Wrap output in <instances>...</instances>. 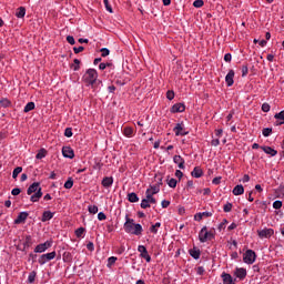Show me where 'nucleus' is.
I'll return each mask as SVG.
<instances>
[{"label":"nucleus","instance_id":"1","mask_svg":"<svg viewBox=\"0 0 284 284\" xmlns=\"http://www.w3.org/2000/svg\"><path fill=\"white\" fill-rule=\"evenodd\" d=\"M98 79L99 73L94 69H88L82 77L83 83H85V85H91L93 90H97L98 83H101Z\"/></svg>","mask_w":284,"mask_h":284},{"label":"nucleus","instance_id":"2","mask_svg":"<svg viewBox=\"0 0 284 284\" xmlns=\"http://www.w3.org/2000/svg\"><path fill=\"white\" fill-rule=\"evenodd\" d=\"M27 194L30 197L31 203H39L41 196H43V192L41 191V183L33 182L27 190Z\"/></svg>","mask_w":284,"mask_h":284},{"label":"nucleus","instance_id":"3","mask_svg":"<svg viewBox=\"0 0 284 284\" xmlns=\"http://www.w3.org/2000/svg\"><path fill=\"white\" fill-rule=\"evenodd\" d=\"M212 239H214V233L207 231V226H203L199 233L200 243H207V241H212Z\"/></svg>","mask_w":284,"mask_h":284},{"label":"nucleus","instance_id":"4","mask_svg":"<svg viewBox=\"0 0 284 284\" xmlns=\"http://www.w3.org/2000/svg\"><path fill=\"white\" fill-rule=\"evenodd\" d=\"M53 258H57V252H51V253H47V254H42L39 260L38 263L40 265H45V263H48L49 261H53Z\"/></svg>","mask_w":284,"mask_h":284},{"label":"nucleus","instance_id":"5","mask_svg":"<svg viewBox=\"0 0 284 284\" xmlns=\"http://www.w3.org/2000/svg\"><path fill=\"white\" fill-rule=\"evenodd\" d=\"M243 261H244V263H247V265H252L254 263V261H256V253L252 250H247L244 253Z\"/></svg>","mask_w":284,"mask_h":284},{"label":"nucleus","instance_id":"6","mask_svg":"<svg viewBox=\"0 0 284 284\" xmlns=\"http://www.w3.org/2000/svg\"><path fill=\"white\" fill-rule=\"evenodd\" d=\"M134 220L130 219V216H125V223H124V231L126 234H133L134 233Z\"/></svg>","mask_w":284,"mask_h":284},{"label":"nucleus","instance_id":"7","mask_svg":"<svg viewBox=\"0 0 284 284\" xmlns=\"http://www.w3.org/2000/svg\"><path fill=\"white\" fill-rule=\"evenodd\" d=\"M50 247H52V241H47L42 244L37 245L34 252L36 254H43V252H45V250H50Z\"/></svg>","mask_w":284,"mask_h":284},{"label":"nucleus","instance_id":"8","mask_svg":"<svg viewBox=\"0 0 284 284\" xmlns=\"http://www.w3.org/2000/svg\"><path fill=\"white\" fill-rule=\"evenodd\" d=\"M138 251L140 252L141 258L146 260V263H150V261H152V257L150 256V253H148V248L144 245H140L138 247Z\"/></svg>","mask_w":284,"mask_h":284},{"label":"nucleus","instance_id":"9","mask_svg":"<svg viewBox=\"0 0 284 284\" xmlns=\"http://www.w3.org/2000/svg\"><path fill=\"white\" fill-rule=\"evenodd\" d=\"M257 234L260 239H270L271 236H274V230L273 229H264L261 231H257Z\"/></svg>","mask_w":284,"mask_h":284},{"label":"nucleus","instance_id":"10","mask_svg":"<svg viewBox=\"0 0 284 284\" xmlns=\"http://www.w3.org/2000/svg\"><path fill=\"white\" fill-rule=\"evenodd\" d=\"M158 179V185L151 186L149 190H151V194H159L161 192V187L159 185H163V178L162 176H156Z\"/></svg>","mask_w":284,"mask_h":284},{"label":"nucleus","instance_id":"11","mask_svg":"<svg viewBox=\"0 0 284 284\" xmlns=\"http://www.w3.org/2000/svg\"><path fill=\"white\" fill-rule=\"evenodd\" d=\"M28 216V212H20L18 217L14 220V225H21V223H26Z\"/></svg>","mask_w":284,"mask_h":284},{"label":"nucleus","instance_id":"12","mask_svg":"<svg viewBox=\"0 0 284 284\" xmlns=\"http://www.w3.org/2000/svg\"><path fill=\"white\" fill-rule=\"evenodd\" d=\"M62 154L64 159H74V150H72L70 146H63Z\"/></svg>","mask_w":284,"mask_h":284},{"label":"nucleus","instance_id":"13","mask_svg":"<svg viewBox=\"0 0 284 284\" xmlns=\"http://www.w3.org/2000/svg\"><path fill=\"white\" fill-rule=\"evenodd\" d=\"M225 82L227 88H232L234 85V70H230L225 77Z\"/></svg>","mask_w":284,"mask_h":284},{"label":"nucleus","instance_id":"14","mask_svg":"<svg viewBox=\"0 0 284 284\" xmlns=\"http://www.w3.org/2000/svg\"><path fill=\"white\" fill-rule=\"evenodd\" d=\"M173 132L175 133V136H185L187 134V132L183 130V125L181 123H178L174 126Z\"/></svg>","mask_w":284,"mask_h":284},{"label":"nucleus","instance_id":"15","mask_svg":"<svg viewBox=\"0 0 284 284\" xmlns=\"http://www.w3.org/2000/svg\"><path fill=\"white\" fill-rule=\"evenodd\" d=\"M190 256H192V258H195V261H199V258H201V250L193 247L189 251Z\"/></svg>","mask_w":284,"mask_h":284},{"label":"nucleus","instance_id":"16","mask_svg":"<svg viewBox=\"0 0 284 284\" xmlns=\"http://www.w3.org/2000/svg\"><path fill=\"white\" fill-rule=\"evenodd\" d=\"M261 150H263L265 154H270V156H276L278 154V151L272 149L271 146H261Z\"/></svg>","mask_w":284,"mask_h":284},{"label":"nucleus","instance_id":"17","mask_svg":"<svg viewBox=\"0 0 284 284\" xmlns=\"http://www.w3.org/2000/svg\"><path fill=\"white\" fill-rule=\"evenodd\" d=\"M274 119H276L277 121L275 122V125H283L284 124V110L281 111L280 113H276L274 115Z\"/></svg>","mask_w":284,"mask_h":284},{"label":"nucleus","instance_id":"18","mask_svg":"<svg viewBox=\"0 0 284 284\" xmlns=\"http://www.w3.org/2000/svg\"><path fill=\"white\" fill-rule=\"evenodd\" d=\"M171 112H185V104L183 103H176L172 106Z\"/></svg>","mask_w":284,"mask_h":284},{"label":"nucleus","instance_id":"19","mask_svg":"<svg viewBox=\"0 0 284 284\" xmlns=\"http://www.w3.org/2000/svg\"><path fill=\"white\" fill-rule=\"evenodd\" d=\"M54 217V213H52L51 211H44L42 214V223H45L47 221H50Z\"/></svg>","mask_w":284,"mask_h":284},{"label":"nucleus","instance_id":"20","mask_svg":"<svg viewBox=\"0 0 284 284\" xmlns=\"http://www.w3.org/2000/svg\"><path fill=\"white\" fill-rule=\"evenodd\" d=\"M235 276L237 278H240L241 281H243V278H245V276H247V271L245 268H236Z\"/></svg>","mask_w":284,"mask_h":284},{"label":"nucleus","instance_id":"21","mask_svg":"<svg viewBox=\"0 0 284 284\" xmlns=\"http://www.w3.org/2000/svg\"><path fill=\"white\" fill-rule=\"evenodd\" d=\"M191 175L194 179H201L203 176V170H201V168L195 166L194 170L191 172Z\"/></svg>","mask_w":284,"mask_h":284},{"label":"nucleus","instance_id":"22","mask_svg":"<svg viewBox=\"0 0 284 284\" xmlns=\"http://www.w3.org/2000/svg\"><path fill=\"white\" fill-rule=\"evenodd\" d=\"M145 199L149 200V203H152L153 205L156 204V199H154V195L152 194V190L148 189L145 192Z\"/></svg>","mask_w":284,"mask_h":284},{"label":"nucleus","instance_id":"23","mask_svg":"<svg viewBox=\"0 0 284 284\" xmlns=\"http://www.w3.org/2000/svg\"><path fill=\"white\" fill-rule=\"evenodd\" d=\"M222 278H223V284H236V283H234L232 275H230L227 273H223Z\"/></svg>","mask_w":284,"mask_h":284},{"label":"nucleus","instance_id":"24","mask_svg":"<svg viewBox=\"0 0 284 284\" xmlns=\"http://www.w3.org/2000/svg\"><path fill=\"white\" fill-rule=\"evenodd\" d=\"M245 192V189L243 187V185L239 184L233 189V194L234 196H241V194H243Z\"/></svg>","mask_w":284,"mask_h":284},{"label":"nucleus","instance_id":"25","mask_svg":"<svg viewBox=\"0 0 284 284\" xmlns=\"http://www.w3.org/2000/svg\"><path fill=\"white\" fill-rule=\"evenodd\" d=\"M114 183V179L112 178H104L102 180L103 187H111V185Z\"/></svg>","mask_w":284,"mask_h":284},{"label":"nucleus","instance_id":"26","mask_svg":"<svg viewBox=\"0 0 284 284\" xmlns=\"http://www.w3.org/2000/svg\"><path fill=\"white\" fill-rule=\"evenodd\" d=\"M128 201L130 203H139V195H136V193H129Z\"/></svg>","mask_w":284,"mask_h":284},{"label":"nucleus","instance_id":"27","mask_svg":"<svg viewBox=\"0 0 284 284\" xmlns=\"http://www.w3.org/2000/svg\"><path fill=\"white\" fill-rule=\"evenodd\" d=\"M16 17L18 19H23V17H26V7L18 8V11L16 12Z\"/></svg>","mask_w":284,"mask_h":284},{"label":"nucleus","instance_id":"28","mask_svg":"<svg viewBox=\"0 0 284 284\" xmlns=\"http://www.w3.org/2000/svg\"><path fill=\"white\" fill-rule=\"evenodd\" d=\"M143 232V226L141 224H134L133 226V234L135 236H140V234Z\"/></svg>","mask_w":284,"mask_h":284},{"label":"nucleus","instance_id":"29","mask_svg":"<svg viewBox=\"0 0 284 284\" xmlns=\"http://www.w3.org/2000/svg\"><path fill=\"white\" fill-rule=\"evenodd\" d=\"M203 216L210 217V216H212V213H210V212L197 213L195 215V221H202Z\"/></svg>","mask_w":284,"mask_h":284},{"label":"nucleus","instance_id":"30","mask_svg":"<svg viewBox=\"0 0 284 284\" xmlns=\"http://www.w3.org/2000/svg\"><path fill=\"white\" fill-rule=\"evenodd\" d=\"M47 154H48V151L45 149H40L36 155V159L38 160L45 159Z\"/></svg>","mask_w":284,"mask_h":284},{"label":"nucleus","instance_id":"31","mask_svg":"<svg viewBox=\"0 0 284 284\" xmlns=\"http://www.w3.org/2000/svg\"><path fill=\"white\" fill-rule=\"evenodd\" d=\"M21 172H23V168L21 166H17L13 172H12V179H17V176H19V174H21Z\"/></svg>","mask_w":284,"mask_h":284},{"label":"nucleus","instance_id":"32","mask_svg":"<svg viewBox=\"0 0 284 284\" xmlns=\"http://www.w3.org/2000/svg\"><path fill=\"white\" fill-rule=\"evenodd\" d=\"M74 185V181L72 178H69L68 181L64 183L65 190H72V186Z\"/></svg>","mask_w":284,"mask_h":284},{"label":"nucleus","instance_id":"33","mask_svg":"<svg viewBox=\"0 0 284 284\" xmlns=\"http://www.w3.org/2000/svg\"><path fill=\"white\" fill-rule=\"evenodd\" d=\"M32 110H34V102H28L23 112H32Z\"/></svg>","mask_w":284,"mask_h":284},{"label":"nucleus","instance_id":"34","mask_svg":"<svg viewBox=\"0 0 284 284\" xmlns=\"http://www.w3.org/2000/svg\"><path fill=\"white\" fill-rule=\"evenodd\" d=\"M84 233H85V227H79V229L75 230V236L78 239H81Z\"/></svg>","mask_w":284,"mask_h":284},{"label":"nucleus","instance_id":"35","mask_svg":"<svg viewBox=\"0 0 284 284\" xmlns=\"http://www.w3.org/2000/svg\"><path fill=\"white\" fill-rule=\"evenodd\" d=\"M158 227H161V222H156L155 224H153L150 227V232H152V234H156L159 232V230H156Z\"/></svg>","mask_w":284,"mask_h":284},{"label":"nucleus","instance_id":"36","mask_svg":"<svg viewBox=\"0 0 284 284\" xmlns=\"http://www.w3.org/2000/svg\"><path fill=\"white\" fill-rule=\"evenodd\" d=\"M132 134H134V129H132L130 126H125L124 128V135L125 136H132Z\"/></svg>","mask_w":284,"mask_h":284},{"label":"nucleus","instance_id":"37","mask_svg":"<svg viewBox=\"0 0 284 284\" xmlns=\"http://www.w3.org/2000/svg\"><path fill=\"white\" fill-rule=\"evenodd\" d=\"M140 205H141L142 210H148V207H150V202H149L148 197L143 199Z\"/></svg>","mask_w":284,"mask_h":284},{"label":"nucleus","instance_id":"38","mask_svg":"<svg viewBox=\"0 0 284 284\" xmlns=\"http://www.w3.org/2000/svg\"><path fill=\"white\" fill-rule=\"evenodd\" d=\"M36 278H37V272L33 271V272H31V273L29 274L28 281H29V283H34V280H36Z\"/></svg>","mask_w":284,"mask_h":284},{"label":"nucleus","instance_id":"39","mask_svg":"<svg viewBox=\"0 0 284 284\" xmlns=\"http://www.w3.org/2000/svg\"><path fill=\"white\" fill-rule=\"evenodd\" d=\"M10 100H8V99H2V100H0V105L2 106V108H10Z\"/></svg>","mask_w":284,"mask_h":284},{"label":"nucleus","instance_id":"40","mask_svg":"<svg viewBox=\"0 0 284 284\" xmlns=\"http://www.w3.org/2000/svg\"><path fill=\"white\" fill-rule=\"evenodd\" d=\"M89 212L90 214H97L99 212V206L97 205H89Z\"/></svg>","mask_w":284,"mask_h":284},{"label":"nucleus","instance_id":"41","mask_svg":"<svg viewBox=\"0 0 284 284\" xmlns=\"http://www.w3.org/2000/svg\"><path fill=\"white\" fill-rule=\"evenodd\" d=\"M114 263H116V257H115V256H111V257L108 258V264H106V266H108V267H111V266L114 265Z\"/></svg>","mask_w":284,"mask_h":284},{"label":"nucleus","instance_id":"42","mask_svg":"<svg viewBox=\"0 0 284 284\" xmlns=\"http://www.w3.org/2000/svg\"><path fill=\"white\" fill-rule=\"evenodd\" d=\"M32 245V236L27 235L24 241V247H30Z\"/></svg>","mask_w":284,"mask_h":284},{"label":"nucleus","instance_id":"43","mask_svg":"<svg viewBox=\"0 0 284 284\" xmlns=\"http://www.w3.org/2000/svg\"><path fill=\"white\" fill-rule=\"evenodd\" d=\"M262 134L263 136H270V134H272V128H264Z\"/></svg>","mask_w":284,"mask_h":284},{"label":"nucleus","instance_id":"44","mask_svg":"<svg viewBox=\"0 0 284 284\" xmlns=\"http://www.w3.org/2000/svg\"><path fill=\"white\" fill-rule=\"evenodd\" d=\"M176 183H178L176 179L172 178L169 180L168 185L169 187H176Z\"/></svg>","mask_w":284,"mask_h":284},{"label":"nucleus","instance_id":"45","mask_svg":"<svg viewBox=\"0 0 284 284\" xmlns=\"http://www.w3.org/2000/svg\"><path fill=\"white\" fill-rule=\"evenodd\" d=\"M173 161L176 163V165H179V163H183L185 160H183L181 155H174Z\"/></svg>","mask_w":284,"mask_h":284},{"label":"nucleus","instance_id":"46","mask_svg":"<svg viewBox=\"0 0 284 284\" xmlns=\"http://www.w3.org/2000/svg\"><path fill=\"white\" fill-rule=\"evenodd\" d=\"M273 207H274V210H281V209L283 207V202H281V201H275V202L273 203Z\"/></svg>","mask_w":284,"mask_h":284},{"label":"nucleus","instance_id":"47","mask_svg":"<svg viewBox=\"0 0 284 284\" xmlns=\"http://www.w3.org/2000/svg\"><path fill=\"white\" fill-rule=\"evenodd\" d=\"M101 57H109L110 55V50L108 48H102L100 50Z\"/></svg>","mask_w":284,"mask_h":284},{"label":"nucleus","instance_id":"48","mask_svg":"<svg viewBox=\"0 0 284 284\" xmlns=\"http://www.w3.org/2000/svg\"><path fill=\"white\" fill-rule=\"evenodd\" d=\"M103 2H104L106 11L112 14L113 11H112V6H110V1L103 0Z\"/></svg>","mask_w":284,"mask_h":284},{"label":"nucleus","instance_id":"49","mask_svg":"<svg viewBox=\"0 0 284 284\" xmlns=\"http://www.w3.org/2000/svg\"><path fill=\"white\" fill-rule=\"evenodd\" d=\"M203 4H204L203 0H195L193 2L194 8H203Z\"/></svg>","mask_w":284,"mask_h":284},{"label":"nucleus","instance_id":"50","mask_svg":"<svg viewBox=\"0 0 284 284\" xmlns=\"http://www.w3.org/2000/svg\"><path fill=\"white\" fill-rule=\"evenodd\" d=\"M64 136H67L68 139L72 136V128H67L64 130Z\"/></svg>","mask_w":284,"mask_h":284},{"label":"nucleus","instance_id":"51","mask_svg":"<svg viewBox=\"0 0 284 284\" xmlns=\"http://www.w3.org/2000/svg\"><path fill=\"white\" fill-rule=\"evenodd\" d=\"M224 212H232V203L227 202L224 207H223Z\"/></svg>","mask_w":284,"mask_h":284},{"label":"nucleus","instance_id":"52","mask_svg":"<svg viewBox=\"0 0 284 284\" xmlns=\"http://www.w3.org/2000/svg\"><path fill=\"white\" fill-rule=\"evenodd\" d=\"M84 50H85V48H83V47H74L73 48L74 54H79V53L83 52Z\"/></svg>","mask_w":284,"mask_h":284},{"label":"nucleus","instance_id":"53","mask_svg":"<svg viewBox=\"0 0 284 284\" xmlns=\"http://www.w3.org/2000/svg\"><path fill=\"white\" fill-rule=\"evenodd\" d=\"M12 196H19L21 194V189L16 187L11 191Z\"/></svg>","mask_w":284,"mask_h":284},{"label":"nucleus","instance_id":"54","mask_svg":"<svg viewBox=\"0 0 284 284\" xmlns=\"http://www.w3.org/2000/svg\"><path fill=\"white\" fill-rule=\"evenodd\" d=\"M247 72H250V69L247 68V65H243L242 67V77H247Z\"/></svg>","mask_w":284,"mask_h":284},{"label":"nucleus","instance_id":"55","mask_svg":"<svg viewBox=\"0 0 284 284\" xmlns=\"http://www.w3.org/2000/svg\"><path fill=\"white\" fill-rule=\"evenodd\" d=\"M67 41H68V43H70V45H74V43H77V41H74V37H72V36H68Z\"/></svg>","mask_w":284,"mask_h":284},{"label":"nucleus","instance_id":"56","mask_svg":"<svg viewBox=\"0 0 284 284\" xmlns=\"http://www.w3.org/2000/svg\"><path fill=\"white\" fill-rule=\"evenodd\" d=\"M166 99H169V101H172L174 99V91H168Z\"/></svg>","mask_w":284,"mask_h":284},{"label":"nucleus","instance_id":"57","mask_svg":"<svg viewBox=\"0 0 284 284\" xmlns=\"http://www.w3.org/2000/svg\"><path fill=\"white\" fill-rule=\"evenodd\" d=\"M98 219H99V221H105V219H108V216H105V213L100 212V213L98 214Z\"/></svg>","mask_w":284,"mask_h":284},{"label":"nucleus","instance_id":"58","mask_svg":"<svg viewBox=\"0 0 284 284\" xmlns=\"http://www.w3.org/2000/svg\"><path fill=\"white\" fill-rule=\"evenodd\" d=\"M87 248L89 250V252H94V243L89 242V243L87 244Z\"/></svg>","mask_w":284,"mask_h":284},{"label":"nucleus","instance_id":"59","mask_svg":"<svg viewBox=\"0 0 284 284\" xmlns=\"http://www.w3.org/2000/svg\"><path fill=\"white\" fill-rule=\"evenodd\" d=\"M270 104L268 103H263L262 104V110L264 111V112H270Z\"/></svg>","mask_w":284,"mask_h":284},{"label":"nucleus","instance_id":"60","mask_svg":"<svg viewBox=\"0 0 284 284\" xmlns=\"http://www.w3.org/2000/svg\"><path fill=\"white\" fill-rule=\"evenodd\" d=\"M220 144H221V141L219 139H214L211 141V145H213L214 148H216Z\"/></svg>","mask_w":284,"mask_h":284},{"label":"nucleus","instance_id":"61","mask_svg":"<svg viewBox=\"0 0 284 284\" xmlns=\"http://www.w3.org/2000/svg\"><path fill=\"white\" fill-rule=\"evenodd\" d=\"M224 61H226L227 63H230V61H232V54L231 53H226L224 55Z\"/></svg>","mask_w":284,"mask_h":284},{"label":"nucleus","instance_id":"62","mask_svg":"<svg viewBox=\"0 0 284 284\" xmlns=\"http://www.w3.org/2000/svg\"><path fill=\"white\" fill-rule=\"evenodd\" d=\"M162 207H170V201L168 200H163L162 203H161Z\"/></svg>","mask_w":284,"mask_h":284},{"label":"nucleus","instance_id":"63","mask_svg":"<svg viewBox=\"0 0 284 284\" xmlns=\"http://www.w3.org/2000/svg\"><path fill=\"white\" fill-rule=\"evenodd\" d=\"M196 272L200 276H202V274L205 272V268L203 266H199Z\"/></svg>","mask_w":284,"mask_h":284},{"label":"nucleus","instance_id":"64","mask_svg":"<svg viewBox=\"0 0 284 284\" xmlns=\"http://www.w3.org/2000/svg\"><path fill=\"white\" fill-rule=\"evenodd\" d=\"M175 176H176L178 179H183V172H182L181 170H176V171H175Z\"/></svg>","mask_w":284,"mask_h":284}]
</instances>
